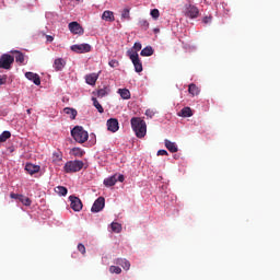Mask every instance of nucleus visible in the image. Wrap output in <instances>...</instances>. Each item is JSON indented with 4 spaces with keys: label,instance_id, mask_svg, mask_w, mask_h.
<instances>
[{
    "label": "nucleus",
    "instance_id": "c756f323",
    "mask_svg": "<svg viewBox=\"0 0 280 280\" xmlns=\"http://www.w3.org/2000/svg\"><path fill=\"white\" fill-rule=\"evenodd\" d=\"M92 102H93V106L96 107V109L98 110V113H104V107L102 106V104H100V102L97 101V98L92 97Z\"/></svg>",
    "mask_w": 280,
    "mask_h": 280
},
{
    "label": "nucleus",
    "instance_id": "393cba45",
    "mask_svg": "<svg viewBox=\"0 0 280 280\" xmlns=\"http://www.w3.org/2000/svg\"><path fill=\"white\" fill-rule=\"evenodd\" d=\"M188 92L190 93V95L196 96L200 93V89H198L196 84L191 83L188 86Z\"/></svg>",
    "mask_w": 280,
    "mask_h": 280
},
{
    "label": "nucleus",
    "instance_id": "ddd939ff",
    "mask_svg": "<svg viewBox=\"0 0 280 280\" xmlns=\"http://www.w3.org/2000/svg\"><path fill=\"white\" fill-rule=\"evenodd\" d=\"M25 171L27 172V174H30L31 176H34V174H38L40 172V166L39 165H34L32 163H27L25 165Z\"/></svg>",
    "mask_w": 280,
    "mask_h": 280
},
{
    "label": "nucleus",
    "instance_id": "09e8293b",
    "mask_svg": "<svg viewBox=\"0 0 280 280\" xmlns=\"http://www.w3.org/2000/svg\"><path fill=\"white\" fill-rule=\"evenodd\" d=\"M155 34L159 33V28H154Z\"/></svg>",
    "mask_w": 280,
    "mask_h": 280
},
{
    "label": "nucleus",
    "instance_id": "6ab92c4d",
    "mask_svg": "<svg viewBox=\"0 0 280 280\" xmlns=\"http://www.w3.org/2000/svg\"><path fill=\"white\" fill-rule=\"evenodd\" d=\"M11 54L15 55V62H20V65H23L25 62V55L19 50H12Z\"/></svg>",
    "mask_w": 280,
    "mask_h": 280
},
{
    "label": "nucleus",
    "instance_id": "c85d7f7f",
    "mask_svg": "<svg viewBox=\"0 0 280 280\" xmlns=\"http://www.w3.org/2000/svg\"><path fill=\"white\" fill-rule=\"evenodd\" d=\"M10 137H12V133L10 131H3L0 135V143H5V141L10 139Z\"/></svg>",
    "mask_w": 280,
    "mask_h": 280
},
{
    "label": "nucleus",
    "instance_id": "79ce46f5",
    "mask_svg": "<svg viewBox=\"0 0 280 280\" xmlns=\"http://www.w3.org/2000/svg\"><path fill=\"white\" fill-rule=\"evenodd\" d=\"M21 196L20 194H14V192H11L10 194V198H12L13 200H20L21 199Z\"/></svg>",
    "mask_w": 280,
    "mask_h": 280
},
{
    "label": "nucleus",
    "instance_id": "aec40b11",
    "mask_svg": "<svg viewBox=\"0 0 280 280\" xmlns=\"http://www.w3.org/2000/svg\"><path fill=\"white\" fill-rule=\"evenodd\" d=\"M192 116H194V112H191V107H184L178 113V117H192Z\"/></svg>",
    "mask_w": 280,
    "mask_h": 280
},
{
    "label": "nucleus",
    "instance_id": "39448f33",
    "mask_svg": "<svg viewBox=\"0 0 280 280\" xmlns=\"http://www.w3.org/2000/svg\"><path fill=\"white\" fill-rule=\"evenodd\" d=\"M12 65H14V57L12 55L3 54L0 57V69H12Z\"/></svg>",
    "mask_w": 280,
    "mask_h": 280
},
{
    "label": "nucleus",
    "instance_id": "c03bdc74",
    "mask_svg": "<svg viewBox=\"0 0 280 280\" xmlns=\"http://www.w3.org/2000/svg\"><path fill=\"white\" fill-rule=\"evenodd\" d=\"M211 19H212L211 16H205L202 22L206 23V24L211 23Z\"/></svg>",
    "mask_w": 280,
    "mask_h": 280
},
{
    "label": "nucleus",
    "instance_id": "6e6552de",
    "mask_svg": "<svg viewBox=\"0 0 280 280\" xmlns=\"http://www.w3.org/2000/svg\"><path fill=\"white\" fill-rule=\"evenodd\" d=\"M184 14L188 19H198V14H200V11L198 10L197 7L189 4V5H186L184 10Z\"/></svg>",
    "mask_w": 280,
    "mask_h": 280
},
{
    "label": "nucleus",
    "instance_id": "72a5a7b5",
    "mask_svg": "<svg viewBox=\"0 0 280 280\" xmlns=\"http://www.w3.org/2000/svg\"><path fill=\"white\" fill-rule=\"evenodd\" d=\"M109 272L112 275H121V269L117 266H110L109 267Z\"/></svg>",
    "mask_w": 280,
    "mask_h": 280
},
{
    "label": "nucleus",
    "instance_id": "ea45409f",
    "mask_svg": "<svg viewBox=\"0 0 280 280\" xmlns=\"http://www.w3.org/2000/svg\"><path fill=\"white\" fill-rule=\"evenodd\" d=\"M132 52L137 54V51H141V43H135Z\"/></svg>",
    "mask_w": 280,
    "mask_h": 280
},
{
    "label": "nucleus",
    "instance_id": "f3484780",
    "mask_svg": "<svg viewBox=\"0 0 280 280\" xmlns=\"http://www.w3.org/2000/svg\"><path fill=\"white\" fill-rule=\"evenodd\" d=\"M115 264L117 266H121L124 270H130V261H128L126 258H117Z\"/></svg>",
    "mask_w": 280,
    "mask_h": 280
},
{
    "label": "nucleus",
    "instance_id": "423d86ee",
    "mask_svg": "<svg viewBox=\"0 0 280 280\" xmlns=\"http://www.w3.org/2000/svg\"><path fill=\"white\" fill-rule=\"evenodd\" d=\"M124 180H125L124 175L115 174V175H113L108 178H105L103 183H104L105 187H114V185H116L117 182L118 183H124Z\"/></svg>",
    "mask_w": 280,
    "mask_h": 280
},
{
    "label": "nucleus",
    "instance_id": "49530a36",
    "mask_svg": "<svg viewBox=\"0 0 280 280\" xmlns=\"http://www.w3.org/2000/svg\"><path fill=\"white\" fill-rule=\"evenodd\" d=\"M2 84H5V79H0V86H1Z\"/></svg>",
    "mask_w": 280,
    "mask_h": 280
},
{
    "label": "nucleus",
    "instance_id": "a878e982",
    "mask_svg": "<svg viewBox=\"0 0 280 280\" xmlns=\"http://www.w3.org/2000/svg\"><path fill=\"white\" fill-rule=\"evenodd\" d=\"M139 27H141V30H143L144 32H147V30L150 28V23L148 22V20H143L140 19L138 22Z\"/></svg>",
    "mask_w": 280,
    "mask_h": 280
},
{
    "label": "nucleus",
    "instance_id": "9b49d317",
    "mask_svg": "<svg viewBox=\"0 0 280 280\" xmlns=\"http://www.w3.org/2000/svg\"><path fill=\"white\" fill-rule=\"evenodd\" d=\"M68 27L72 34H79V35L84 34V28H82V26L78 22L69 23Z\"/></svg>",
    "mask_w": 280,
    "mask_h": 280
},
{
    "label": "nucleus",
    "instance_id": "a19ab883",
    "mask_svg": "<svg viewBox=\"0 0 280 280\" xmlns=\"http://www.w3.org/2000/svg\"><path fill=\"white\" fill-rule=\"evenodd\" d=\"M145 115H147V117H149V119H152V117H154V110H152V109H147V110H145Z\"/></svg>",
    "mask_w": 280,
    "mask_h": 280
},
{
    "label": "nucleus",
    "instance_id": "f03ea898",
    "mask_svg": "<svg viewBox=\"0 0 280 280\" xmlns=\"http://www.w3.org/2000/svg\"><path fill=\"white\" fill-rule=\"evenodd\" d=\"M71 137L77 143H86V141H89V132L84 130V127L82 126H75L71 130Z\"/></svg>",
    "mask_w": 280,
    "mask_h": 280
},
{
    "label": "nucleus",
    "instance_id": "f704fd0d",
    "mask_svg": "<svg viewBox=\"0 0 280 280\" xmlns=\"http://www.w3.org/2000/svg\"><path fill=\"white\" fill-rule=\"evenodd\" d=\"M52 161H55V163H60V161H62V153H60V152L54 153Z\"/></svg>",
    "mask_w": 280,
    "mask_h": 280
},
{
    "label": "nucleus",
    "instance_id": "4468645a",
    "mask_svg": "<svg viewBox=\"0 0 280 280\" xmlns=\"http://www.w3.org/2000/svg\"><path fill=\"white\" fill-rule=\"evenodd\" d=\"M100 78V73H90L85 75V82L86 84H90V86H95V82H97Z\"/></svg>",
    "mask_w": 280,
    "mask_h": 280
},
{
    "label": "nucleus",
    "instance_id": "a18cd8bd",
    "mask_svg": "<svg viewBox=\"0 0 280 280\" xmlns=\"http://www.w3.org/2000/svg\"><path fill=\"white\" fill-rule=\"evenodd\" d=\"M46 40H47L48 43H54V36L47 35V36H46Z\"/></svg>",
    "mask_w": 280,
    "mask_h": 280
},
{
    "label": "nucleus",
    "instance_id": "2f4dec72",
    "mask_svg": "<svg viewBox=\"0 0 280 280\" xmlns=\"http://www.w3.org/2000/svg\"><path fill=\"white\" fill-rule=\"evenodd\" d=\"M121 21H130V9H124L122 10Z\"/></svg>",
    "mask_w": 280,
    "mask_h": 280
},
{
    "label": "nucleus",
    "instance_id": "f257e3e1",
    "mask_svg": "<svg viewBox=\"0 0 280 280\" xmlns=\"http://www.w3.org/2000/svg\"><path fill=\"white\" fill-rule=\"evenodd\" d=\"M130 124L138 139H143L148 135V125L141 117H132Z\"/></svg>",
    "mask_w": 280,
    "mask_h": 280
},
{
    "label": "nucleus",
    "instance_id": "cd10ccee",
    "mask_svg": "<svg viewBox=\"0 0 280 280\" xmlns=\"http://www.w3.org/2000/svg\"><path fill=\"white\" fill-rule=\"evenodd\" d=\"M55 191L58 194V196H66L68 194L67 187L65 186H57Z\"/></svg>",
    "mask_w": 280,
    "mask_h": 280
},
{
    "label": "nucleus",
    "instance_id": "c9c22d12",
    "mask_svg": "<svg viewBox=\"0 0 280 280\" xmlns=\"http://www.w3.org/2000/svg\"><path fill=\"white\" fill-rule=\"evenodd\" d=\"M78 250H79L80 254L86 255V247L84 246V244L79 243Z\"/></svg>",
    "mask_w": 280,
    "mask_h": 280
},
{
    "label": "nucleus",
    "instance_id": "1a4fd4ad",
    "mask_svg": "<svg viewBox=\"0 0 280 280\" xmlns=\"http://www.w3.org/2000/svg\"><path fill=\"white\" fill-rule=\"evenodd\" d=\"M106 206V199H104V197H98L92 208L91 211L92 213H100V211H102V209H104V207Z\"/></svg>",
    "mask_w": 280,
    "mask_h": 280
},
{
    "label": "nucleus",
    "instance_id": "f8f14e48",
    "mask_svg": "<svg viewBox=\"0 0 280 280\" xmlns=\"http://www.w3.org/2000/svg\"><path fill=\"white\" fill-rule=\"evenodd\" d=\"M107 130H109V132H117V130H119V120H117V118H109L107 120Z\"/></svg>",
    "mask_w": 280,
    "mask_h": 280
},
{
    "label": "nucleus",
    "instance_id": "7c9ffc66",
    "mask_svg": "<svg viewBox=\"0 0 280 280\" xmlns=\"http://www.w3.org/2000/svg\"><path fill=\"white\" fill-rule=\"evenodd\" d=\"M72 154H73V156H79L80 159H82V156H84L85 152L80 148H73Z\"/></svg>",
    "mask_w": 280,
    "mask_h": 280
},
{
    "label": "nucleus",
    "instance_id": "e433bc0d",
    "mask_svg": "<svg viewBox=\"0 0 280 280\" xmlns=\"http://www.w3.org/2000/svg\"><path fill=\"white\" fill-rule=\"evenodd\" d=\"M151 16H152V19H155V20L159 19V16H161L159 9L151 10Z\"/></svg>",
    "mask_w": 280,
    "mask_h": 280
},
{
    "label": "nucleus",
    "instance_id": "4be33fe9",
    "mask_svg": "<svg viewBox=\"0 0 280 280\" xmlns=\"http://www.w3.org/2000/svg\"><path fill=\"white\" fill-rule=\"evenodd\" d=\"M63 113H66V115H69L70 119H75V117H78V110L71 107L63 108Z\"/></svg>",
    "mask_w": 280,
    "mask_h": 280
},
{
    "label": "nucleus",
    "instance_id": "7ed1b4c3",
    "mask_svg": "<svg viewBox=\"0 0 280 280\" xmlns=\"http://www.w3.org/2000/svg\"><path fill=\"white\" fill-rule=\"evenodd\" d=\"M84 167V162L80 160L69 161L65 164L63 170L66 174H73L80 172Z\"/></svg>",
    "mask_w": 280,
    "mask_h": 280
},
{
    "label": "nucleus",
    "instance_id": "5701e85b",
    "mask_svg": "<svg viewBox=\"0 0 280 280\" xmlns=\"http://www.w3.org/2000/svg\"><path fill=\"white\" fill-rule=\"evenodd\" d=\"M140 55L143 56V57L153 56L154 55V49L152 48V46H147L145 48H143L141 50Z\"/></svg>",
    "mask_w": 280,
    "mask_h": 280
},
{
    "label": "nucleus",
    "instance_id": "412c9836",
    "mask_svg": "<svg viewBox=\"0 0 280 280\" xmlns=\"http://www.w3.org/2000/svg\"><path fill=\"white\" fill-rule=\"evenodd\" d=\"M165 148L166 150H168V152H172V153L178 152V147L170 140H165Z\"/></svg>",
    "mask_w": 280,
    "mask_h": 280
},
{
    "label": "nucleus",
    "instance_id": "4c0bfd02",
    "mask_svg": "<svg viewBox=\"0 0 280 280\" xmlns=\"http://www.w3.org/2000/svg\"><path fill=\"white\" fill-rule=\"evenodd\" d=\"M108 94V92H106V89H101L97 91V97H105Z\"/></svg>",
    "mask_w": 280,
    "mask_h": 280
},
{
    "label": "nucleus",
    "instance_id": "473e14b6",
    "mask_svg": "<svg viewBox=\"0 0 280 280\" xmlns=\"http://www.w3.org/2000/svg\"><path fill=\"white\" fill-rule=\"evenodd\" d=\"M110 229L114 233H121V224L113 222Z\"/></svg>",
    "mask_w": 280,
    "mask_h": 280
},
{
    "label": "nucleus",
    "instance_id": "b1692460",
    "mask_svg": "<svg viewBox=\"0 0 280 280\" xmlns=\"http://www.w3.org/2000/svg\"><path fill=\"white\" fill-rule=\"evenodd\" d=\"M118 93L122 100H130V90L128 89H119Z\"/></svg>",
    "mask_w": 280,
    "mask_h": 280
},
{
    "label": "nucleus",
    "instance_id": "dca6fc26",
    "mask_svg": "<svg viewBox=\"0 0 280 280\" xmlns=\"http://www.w3.org/2000/svg\"><path fill=\"white\" fill-rule=\"evenodd\" d=\"M66 65H67V61H65V59L57 58V59H55L52 67H54L55 71H62V69H65Z\"/></svg>",
    "mask_w": 280,
    "mask_h": 280
},
{
    "label": "nucleus",
    "instance_id": "a211bd4d",
    "mask_svg": "<svg viewBox=\"0 0 280 280\" xmlns=\"http://www.w3.org/2000/svg\"><path fill=\"white\" fill-rule=\"evenodd\" d=\"M102 20L107 21L108 23H113L115 21V13L113 11H104L102 14Z\"/></svg>",
    "mask_w": 280,
    "mask_h": 280
},
{
    "label": "nucleus",
    "instance_id": "58836bf2",
    "mask_svg": "<svg viewBox=\"0 0 280 280\" xmlns=\"http://www.w3.org/2000/svg\"><path fill=\"white\" fill-rule=\"evenodd\" d=\"M109 67H112V69H115L116 67H119V61L115 60V59H112L109 62H108Z\"/></svg>",
    "mask_w": 280,
    "mask_h": 280
},
{
    "label": "nucleus",
    "instance_id": "9d476101",
    "mask_svg": "<svg viewBox=\"0 0 280 280\" xmlns=\"http://www.w3.org/2000/svg\"><path fill=\"white\" fill-rule=\"evenodd\" d=\"M69 200L71 202L70 207L73 211H82V200H80V198L75 196H70Z\"/></svg>",
    "mask_w": 280,
    "mask_h": 280
},
{
    "label": "nucleus",
    "instance_id": "bb28decb",
    "mask_svg": "<svg viewBox=\"0 0 280 280\" xmlns=\"http://www.w3.org/2000/svg\"><path fill=\"white\" fill-rule=\"evenodd\" d=\"M19 201L22 202L24 207H32V199H30V197H25L24 195H22Z\"/></svg>",
    "mask_w": 280,
    "mask_h": 280
},
{
    "label": "nucleus",
    "instance_id": "0eeeda50",
    "mask_svg": "<svg viewBox=\"0 0 280 280\" xmlns=\"http://www.w3.org/2000/svg\"><path fill=\"white\" fill-rule=\"evenodd\" d=\"M74 54H89L91 51V45L89 44H75L70 47Z\"/></svg>",
    "mask_w": 280,
    "mask_h": 280
},
{
    "label": "nucleus",
    "instance_id": "37998d69",
    "mask_svg": "<svg viewBox=\"0 0 280 280\" xmlns=\"http://www.w3.org/2000/svg\"><path fill=\"white\" fill-rule=\"evenodd\" d=\"M158 156H167V152L165 150H159Z\"/></svg>",
    "mask_w": 280,
    "mask_h": 280
},
{
    "label": "nucleus",
    "instance_id": "de8ad7c7",
    "mask_svg": "<svg viewBox=\"0 0 280 280\" xmlns=\"http://www.w3.org/2000/svg\"><path fill=\"white\" fill-rule=\"evenodd\" d=\"M27 115H32V109L26 110Z\"/></svg>",
    "mask_w": 280,
    "mask_h": 280
},
{
    "label": "nucleus",
    "instance_id": "2eb2a0df",
    "mask_svg": "<svg viewBox=\"0 0 280 280\" xmlns=\"http://www.w3.org/2000/svg\"><path fill=\"white\" fill-rule=\"evenodd\" d=\"M25 78L34 82L36 86H40V77L34 72H26Z\"/></svg>",
    "mask_w": 280,
    "mask_h": 280
},
{
    "label": "nucleus",
    "instance_id": "20e7f679",
    "mask_svg": "<svg viewBox=\"0 0 280 280\" xmlns=\"http://www.w3.org/2000/svg\"><path fill=\"white\" fill-rule=\"evenodd\" d=\"M127 54L135 67L136 73H141V71H143V63L141 62V59H139V54L133 52L132 50L127 51Z\"/></svg>",
    "mask_w": 280,
    "mask_h": 280
}]
</instances>
